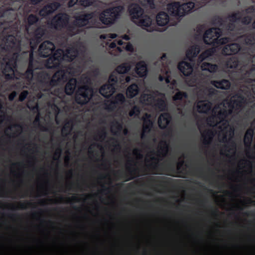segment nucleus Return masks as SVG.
Masks as SVG:
<instances>
[{"label":"nucleus","instance_id":"57","mask_svg":"<svg viewBox=\"0 0 255 255\" xmlns=\"http://www.w3.org/2000/svg\"><path fill=\"white\" fill-rule=\"evenodd\" d=\"M123 48L129 52H133V46L129 42L127 43L125 46H123Z\"/></svg>","mask_w":255,"mask_h":255},{"label":"nucleus","instance_id":"64","mask_svg":"<svg viewBox=\"0 0 255 255\" xmlns=\"http://www.w3.org/2000/svg\"><path fill=\"white\" fill-rule=\"evenodd\" d=\"M208 56V52H205L201 54L200 55V56H199V59L202 61L205 59L206 57H207Z\"/></svg>","mask_w":255,"mask_h":255},{"label":"nucleus","instance_id":"48","mask_svg":"<svg viewBox=\"0 0 255 255\" xmlns=\"http://www.w3.org/2000/svg\"><path fill=\"white\" fill-rule=\"evenodd\" d=\"M118 82V77L115 72L110 74L109 76L108 82L107 83H111L116 85Z\"/></svg>","mask_w":255,"mask_h":255},{"label":"nucleus","instance_id":"21","mask_svg":"<svg viewBox=\"0 0 255 255\" xmlns=\"http://www.w3.org/2000/svg\"><path fill=\"white\" fill-rule=\"evenodd\" d=\"M178 69L185 76H188L192 73V65L189 62L182 61L178 64Z\"/></svg>","mask_w":255,"mask_h":255},{"label":"nucleus","instance_id":"24","mask_svg":"<svg viewBox=\"0 0 255 255\" xmlns=\"http://www.w3.org/2000/svg\"><path fill=\"white\" fill-rule=\"evenodd\" d=\"M96 1V0H69L68 2V6L72 7L75 5L78 4L84 7L92 6Z\"/></svg>","mask_w":255,"mask_h":255},{"label":"nucleus","instance_id":"52","mask_svg":"<svg viewBox=\"0 0 255 255\" xmlns=\"http://www.w3.org/2000/svg\"><path fill=\"white\" fill-rule=\"evenodd\" d=\"M237 21L241 22L242 24L244 25H248L252 21V17L250 15H245L241 17V20Z\"/></svg>","mask_w":255,"mask_h":255},{"label":"nucleus","instance_id":"20","mask_svg":"<svg viewBox=\"0 0 255 255\" xmlns=\"http://www.w3.org/2000/svg\"><path fill=\"white\" fill-rule=\"evenodd\" d=\"M64 87V93L68 96H71L75 92L77 88V81L76 78H71L68 79Z\"/></svg>","mask_w":255,"mask_h":255},{"label":"nucleus","instance_id":"17","mask_svg":"<svg viewBox=\"0 0 255 255\" xmlns=\"http://www.w3.org/2000/svg\"><path fill=\"white\" fill-rule=\"evenodd\" d=\"M116 85L111 83H106L100 87L99 90L100 94L104 98H110L116 91Z\"/></svg>","mask_w":255,"mask_h":255},{"label":"nucleus","instance_id":"53","mask_svg":"<svg viewBox=\"0 0 255 255\" xmlns=\"http://www.w3.org/2000/svg\"><path fill=\"white\" fill-rule=\"evenodd\" d=\"M126 1H129L131 0H123ZM144 5L148 6V7L153 9L155 7L154 0H144Z\"/></svg>","mask_w":255,"mask_h":255},{"label":"nucleus","instance_id":"59","mask_svg":"<svg viewBox=\"0 0 255 255\" xmlns=\"http://www.w3.org/2000/svg\"><path fill=\"white\" fill-rule=\"evenodd\" d=\"M34 64L33 63L32 53H31L30 58H29V64H28V68H27L26 70H34Z\"/></svg>","mask_w":255,"mask_h":255},{"label":"nucleus","instance_id":"18","mask_svg":"<svg viewBox=\"0 0 255 255\" xmlns=\"http://www.w3.org/2000/svg\"><path fill=\"white\" fill-rule=\"evenodd\" d=\"M126 169L128 171V175H129V178L126 180V181H130L133 179L135 176H139V169L135 166V164L133 162V160L130 159L128 160L126 163Z\"/></svg>","mask_w":255,"mask_h":255},{"label":"nucleus","instance_id":"60","mask_svg":"<svg viewBox=\"0 0 255 255\" xmlns=\"http://www.w3.org/2000/svg\"><path fill=\"white\" fill-rule=\"evenodd\" d=\"M255 12V5H251L245 9V12L247 14H252Z\"/></svg>","mask_w":255,"mask_h":255},{"label":"nucleus","instance_id":"35","mask_svg":"<svg viewBox=\"0 0 255 255\" xmlns=\"http://www.w3.org/2000/svg\"><path fill=\"white\" fill-rule=\"evenodd\" d=\"M130 70V66L128 63H125L119 65L116 68L115 73L116 74H124L128 73Z\"/></svg>","mask_w":255,"mask_h":255},{"label":"nucleus","instance_id":"62","mask_svg":"<svg viewBox=\"0 0 255 255\" xmlns=\"http://www.w3.org/2000/svg\"><path fill=\"white\" fill-rule=\"evenodd\" d=\"M114 126H115L116 128H117L118 131L119 132H121L123 129V125L121 124V123H120L118 121H115V123H114Z\"/></svg>","mask_w":255,"mask_h":255},{"label":"nucleus","instance_id":"56","mask_svg":"<svg viewBox=\"0 0 255 255\" xmlns=\"http://www.w3.org/2000/svg\"><path fill=\"white\" fill-rule=\"evenodd\" d=\"M28 95V92L26 90L22 91L21 93L19 94V96H18V100L20 102H22L24 101L26 98H27V96Z\"/></svg>","mask_w":255,"mask_h":255},{"label":"nucleus","instance_id":"33","mask_svg":"<svg viewBox=\"0 0 255 255\" xmlns=\"http://www.w3.org/2000/svg\"><path fill=\"white\" fill-rule=\"evenodd\" d=\"M201 69L203 71H209L210 73H214L218 69V66L216 64L204 62L201 64Z\"/></svg>","mask_w":255,"mask_h":255},{"label":"nucleus","instance_id":"15","mask_svg":"<svg viewBox=\"0 0 255 255\" xmlns=\"http://www.w3.org/2000/svg\"><path fill=\"white\" fill-rule=\"evenodd\" d=\"M93 17L92 13H77L74 16L75 20L70 24H72L76 26H86L88 25L89 20Z\"/></svg>","mask_w":255,"mask_h":255},{"label":"nucleus","instance_id":"27","mask_svg":"<svg viewBox=\"0 0 255 255\" xmlns=\"http://www.w3.org/2000/svg\"><path fill=\"white\" fill-rule=\"evenodd\" d=\"M254 134V131H253V129L252 128L247 129V131H246V133H245L244 144L245 146L248 148V149H250L251 144H252V142H253Z\"/></svg>","mask_w":255,"mask_h":255},{"label":"nucleus","instance_id":"31","mask_svg":"<svg viewBox=\"0 0 255 255\" xmlns=\"http://www.w3.org/2000/svg\"><path fill=\"white\" fill-rule=\"evenodd\" d=\"M152 125L153 123H152L151 120H144V123H143V128H142V132L141 134H140V138H141V139H144V138H146V133H148L150 132Z\"/></svg>","mask_w":255,"mask_h":255},{"label":"nucleus","instance_id":"26","mask_svg":"<svg viewBox=\"0 0 255 255\" xmlns=\"http://www.w3.org/2000/svg\"><path fill=\"white\" fill-rule=\"evenodd\" d=\"M168 14L164 11H160L156 15V23L159 26H164L168 23Z\"/></svg>","mask_w":255,"mask_h":255},{"label":"nucleus","instance_id":"7","mask_svg":"<svg viewBox=\"0 0 255 255\" xmlns=\"http://www.w3.org/2000/svg\"><path fill=\"white\" fill-rule=\"evenodd\" d=\"M124 10L123 3L113 7L106 8L100 13L99 18L102 23L106 25H111L120 18Z\"/></svg>","mask_w":255,"mask_h":255},{"label":"nucleus","instance_id":"11","mask_svg":"<svg viewBox=\"0 0 255 255\" xmlns=\"http://www.w3.org/2000/svg\"><path fill=\"white\" fill-rule=\"evenodd\" d=\"M240 41L243 44L249 47L244 49L245 53L248 54L250 59L255 52V32H253L244 34L240 37Z\"/></svg>","mask_w":255,"mask_h":255},{"label":"nucleus","instance_id":"63","mask_svg":"<svg viewBox=\"0 0 255 255\" xmlns=\"http://www.w3.org/2000/svg\"><path fill=\"white\" fill-rule=\"evenodd\" d=\"M16 96H17V93H16L15 91H12L11 94L8 95V99H9L10 101H12L15 98Z\"/></svg>","mask_w":255,"mask_h":255},{"label":"nucleus","instance_id":"55","mask_svg":"<svg viewBox=\"0 0 255 255\" xmlns=\"http://www.w3.org/2000/svg\"><path fill=\"white\" fill-rule=\"evenodd\" d=\"M61 148L60 147H58L56 149L55 152H54V156H53V159L54 161H59V157L61 154Z\"/></svg>","mask_w":255,"mask_h":255},{"label":"nucleus","instance_id":"9","mask_svg":"<svg viewBox=\"0 0 255 255\" xmlns=\"http://www.w3.org/2000/svg\"><path fill=\"white\" fill-rule=\"evenodd\" d=\"M195 4L192 1L182 4L179 2H174L168 4L167 9L168 14L172 16L182 17L191 12Z\"/></svg>","mask_w":255,"mask_h":255},{"label":"nucleus","instance_id":"54","mask_svg":"<svg viewBox=\"0 0 255 255\" xmlns=\"http://www.w3.org/2000/svg\"><path fill=\"white\" fill-rule=\"evenodd\" d=\"M133 155L136 157V158L138 159H141L142 158V154L141 153V150L138 148H135L133 149Z\"/></svg>","mask_w":255,"mask_h":255},{"label":"nucleus","instance_id":"2","mask_svg":"<svg viewBox=\"0 0 255 255\" xmlns=\"http://www.w3.org/2000/svg\"><path fill=\"white\" fill-rule=\"evenodd\" d=\"M169 145L168 143L166 140H161L158 144V149L157 151L151 150V163L145 165L146 169L153 175H162L164 174V169L162 167L164 163H160L168 153Z\"/></svg>","mask_w":255,"mask_h":255},{"label":"nucleus","instance_id":"29","mask_svg":"<svg viewBox=\"0 0 255 255\" xmlns=\"http://www.w3.org/2000/svg\"><path fill=\"white\" fill-rule=\"evenodd\" d=\"M84 27V26H76L70 23L66 25L64 28H66V29H67V32H68V35L72 36L80 33V32H81L80 28H82Z\"/></svg>","mask_w":255,"mask_h":255},{"label":"nucleus","instance_id":"46","mask_svg":"<svg viewBox=\"0 0 255 255\" xmlns=\"http://www.w3.org/2000/svg\"><path fill=\"white\" fill-rule=\"evenodd\" d=\"M204 137V141H203V144L205 145H208L210 144L212 140V133L211 131L208 130L206 132L205 135L203 134Z\"/></svg>","mask_w":255,"mask_h":255},{"label":"nucleus","instance_id":"16","mask_svg":"<svg viewBox=\"0 0 255 255\" xmlns=\"http://www.w3.org/2000/svg\"><path fill=\"white\" fill-rule=\"evenodd\" d=\"M240 80L242 82L247 84V86L252 85L255 82V67H253L242 74Z\"/></svg>","mask_w":255,"mask_h":255},{"label":"nucleus","instance_id":"50","mask_svg":"<svg viewBox=\"0 0 255 255\" xmlns=\"http://www.w3.org/2000/svg\"><path fill=\"white\" fill-rule=\"evenodd\" d=\"M51 88H52V87ZM51 88H50V90L48 91H45L43 89H42V88H41V90L48 93H50V94L55 97H59V95L61 93V90L59 88H56L54 90H52Z\"/></svg>","mask_w":255,"mask_h":255},{"label":"nucleus","instance_id":"13","mask_svg":"<svg viewBox=\"0 0 255 255\" xmlns=\"http://www.w3.org/2000/svg\"><path fill=\"white\" fill-rule=\"evenodd\" d=\"M69 24V17L66 13H59L50 21L52 27L57 30L62 29Z\"/></svg>","mask_w":255,"mask_h":255},{"label":"nucleus","instance_id":"3","mask_svg":"<svg viewBox=\"0 0 255 255\" xmlns=\"http://www.w3.org/2000/svg\"><path fill=\"white\" fill-rule=\"evenodd\" d=\"M68 71L60 70L52 76L46 71H39L36 74V80L39 86L44 91H48L51 88L55 87L67 80Z\"/></svg>","mask_w":255,"mask_h":255},{"label":"nucleus","instance_id":"25","mask_svg":"<svg viewBox=\"0 0 255 255\" xmlns=\"http://www.w3.org/2000/svg\"><path fill=\"white\" fill-rule=\"evenodd\" d=\"M211 85L216 88L222 90H228L231 87V83L227 79L213 80L211 81Z\"/></svg>","mask_w":255,"mask_h":255},{"label":"nucleus","instance_id":"4","mask_svg":"<svg viewBox=\"0 0 255 255\" xmlns=\"http://www.w3.org/2000/svg\"><path fill=\"white\" fill-rule=\"evenodd\" d=\"M128 12L131 17L132 20L136 22L137 25L147 31H151L152 19L150 16L144 14L142 8L137 4H130L128 6Z\"/></svg>","mask_w":255,"mask_h":255},{"label":"nucleus","instance_id":"45","mask_svg":"<svg viewBox=\"0 0 255 255\" xmlns=\"http://www.w3.org/2000/svg\"><path fill=\"white\" fill-rule=\"evenodd\" d=\"M140 113V109L137 106H134L132 107L131 109L129 110L128 115L129 117H132L133 116H138Z\"/></svg>","mask_w":255,"mask_h":255},{"label":"nucleus","instance_id":"22","mask_svg":"<svg viewBox=\"0 0 255 255\" xmlns=\"http://www.w3.org/2000/svg\"><path fill=\"white\" fill-rule=\"evenodd\" d=\"M225 66L227 68L238 70L241 68L242 64L238 58L235 56H231L225 61Z\"/></svg>","mask_w":255,"mask_h":255},{"label":"nucleus","instance_id":"41","mask_svg":"<svg viewBox=\"0 0 255 255\" xmlns=\"http://www.w3.org/2000/svg\"><path fill=\"white\" fill-rule=\"evenodd\" d=\"M241 17H242V13L240 11H238L229 15V21L235 23L237 21L240 20Z\"/></svg>","mask_w":255,"mask_h":255},{"label":"nucleus","instance_id":"12","mask_svg":"<svg viewBox=\"0 0 255 255\" xmlns=\"http://www.w3.org/2000/svg\"><path fill=\"white\" fill-rule=\"evenodd\" d=\"M26 32L31 37L30 42H29L30 45H33L34 46L36 47L42 41V39L46 33V29L43 26H39L34 29L33 31H30L29 28V31L26 30Z\"/></svg>","mask_w":255,"mask_h":255},{"label":"nucleus","instance_id":"19","mask_svg":"<svg viewBox=\"0 0 255 255\" xmlns=\"http://www.w3.org/2000/svg\"><path fill=\"white\" fill-rule=\"evenodd\" d=\"M59 4L57 2L50 3L41 8L39 11V16L43 17H47L57 9Z\"/></svg>","mask_w":255,"mask_h":255},{"label":"nucleus","instance_id":"6","mask_svg":"<svg viewBox=\"0 0 255 255\" xmlns=\"http://www.w3.org/2000/svg\"><path fill=\"white\" fill-rule=\"evenodd\" d=\"M223 30L218 27H212L206 30L204 34V42L209 45H222L229 42L230 38L221 37Z\"/></svg>","mask_w":255,"mask_h":255},{"label":"nucleus","instance_id":"1","mask_svg":"<svg viewBox=\"0 0 255 255\" xmlns=\"http://www.w3.org/2000/svg\"><path fill=\"white\" fill-rule=\"evenodd\" d=\"M79 54V50L76 46L68 47L65 50L57 49L55 53L47 59L45 66L50 69L59 68L62 62H71Z\"/></svg>","mask_w":255,"mask_h":255},{"label":"nucleus","instance_id":"28","mask_svg":"<svg viewBox=\"0 0 255 255\" xmlns=\"http://www.w3.org/2000/svg\"><path fill=\"white\" fill-rule=\"evenodd\" d=\"M170 118L171 117L168 113H163L160 115L158 120V126L160 128H165L168 125Z\"/></svg>","mask_w":255,"mask_h":255},{"label":"nucleus","instance_id":"36","mask_svg":"<svg viewBox=\"0 0 255 255\" xmlns=\"http://www.w3.org/2000/svg\"><path fill=\"white\" fill-rule=\"evenodd\" d=\"M125 102V96L122 93H119L112 98L111 105H121Z\"/></svg>","mask_w":255,"mask_h":255},{"label":"nucleus","instance_id":"42","mask_svg":"<svg viewBox=\"0 0 255 255\" xmlns=\"http://www.w3.org/2000/svg\"><path fill=\"white\" fill-rule=\"evenodd\" d=\"M155 107L158 108L161 112L165 111L166 110V102L165 101L162 99H158L155 103Z\"/></svg>","mask_w":255,"mask_h":255},{"label":"nucleus","instance_id":"5","mask_svg":"<svg viewBox=\"0 0 255 255\" xmlns=\"http://www.w3.org/2000/svg\"><path fill=\"white\" fill-rule=\"evenodd\" d=\"M79 83L82 85L78 87L75 93V100L77 104L83 106L89 102L92 95V89L90 87L91 78L87 75H82Z\"/></svg>","mask_w":255,"mask_h":255},{"label":"nucleus","instance_id":"34","mask_svg":"<svg viewBox=\"0 0 255 255\" xmlns=\"http://www.w3.org/2000/svg\"><path fill=\"white\" fill-rule=\"evenodd\" d=\"M38 21V17L37 15L33 14H29V16L27 17V25L26 26H25V30L28 31V29H29L32 25L36 24Z\"/></svg>","mask_w":255,"mask_h":255},{"label":"nucleus","instance_id":"23","mask_svg":"<svg viewBox=\"0 0 255 255\" xmlns=\"http://www.w3.org/2000/svg\"><path fill=\"white\" fill-rule=\"evenodd\" d=\"M135 73L138 75L139 77H145L147 74V69H146V64L144 61H140L136 63L135 66Z\"/></svg>","mask_w":255,"mask_h":255},{"label":"nucleus","instance_id":"10","mask_svg":"<svg viewBox=\"0 0 255 255\" xmlns=\"http://www.w3.org/2000/svg\"><path fill=\"white\" fill-rule=\"evenodd\" d=\"M247 48L245 47L243 48L239 44L236 43L228 44L222 49V54L225 55H235L238 52H240L247 57V62H253L255 60V53L253 54L252 59L249 58L247 53H245L244 50Z\"/></svg>","mask_w":255,"mask_h":255},{"label":"nucleus","instance_id":"39","mask_svg":"<svg viewBox=\"0 0 255 255\" xmlns=\"http://www.w3.org/2000/svg\"><path fill=\"white\" fill-rule=\"evenodd\" d=\"M224 20L222 17L219 15H215L211 18V23L212 25L216 27H220L224 24Z\"/></svg>","mask_w":255,"mask_h":255},{"label":"nucleus","instance_id":"8","mask_svg":"<svg viewBox=\"0 0 255 255\" xmlns=\"http://www.w3.org/2000/svg\"><path fill=\"white\" fill-rule=\"evenodd\" d=\"M2 73L6 80H12L15 78L14 71L17 67V61L14 54H7L3 58L1 64Z\"/></svg>","mask_w":255,"mask_h":255},{"label":"nucleus","instance_id":"49","mask_svg":"<svg viewBox=\"0 0 255 255\" xmlns=\"http://www.w3.org/2000/svg\"><path fill=\"white\" fill-rule=\"evenodd\" d=\"M72 127L70 125V123L68 122L64 124V127L62 128V130H61V132H62L63 134L67 135L68 133L71 131Z\"/></svg>","mask_w":255,"mask_h":255},{"label":"nucleus","instance_id":"61","mask_svg":"<svg viewBox=\"0 0 255 255\" xmlns=\"http://www.w3.org/2000/svg\"><path fill=\"white\" fill-rule=\"evenodd\" d=\"M31 205V203L29 202H23V203L19 202V203H18V209L23 210V209H25L27 207V206H30Z\"/></svg>","mask_w":255,"mask_h":255},{"label":"nucleus","instance_id":"32","mask_svg":"<svg viewBox=\"0 0 255 255\" xmlns=\"http://www.w3.org/2000/svg\"><path fill=\"white\" fill-rule=\"evenodd\" d=\"M139 93V87L136 84H132L128 87L126 91L127 97L128 98H132Z\"/></svg>","mask_w":255,"mask_h":255},{"label":"nucleus","instance_id":"30","mask_svg":"<svg viewBox=\"0 0 255 255\" xmlns=\"http://www.w3.org/2000/svg\"><path fill=\"white\" fill-rule=\"evenodd\" d=\"M199 53V47L197 45H194L190 46L188 50L186 51V58H188L189 60L191 61L192 59L197 56Z\"/></svg>","mask_w":255,"mask_h":255},{"label":"nucleus","instance_id":"40","mask_svg":"<svg viewBox=\"0 0 255 255\" xmlns=\"http://www.w3.org/2000/svg\"><path fill=\"white\" fill-rule=\"evenodd\" d=\"M187 98H188V94L186 92L180 91L175 93V95L172 96V100L174 102L181 101L183 99H186Z\"/></svg>","mask_w":255,"mask_h":255},{"label":"nucleus","instance_id":"14","mask_svg":"<svg viewBox=\"0 0 255 255\" xmlns=\"http://www.w3.org/2000/svg\"><path fill=\"white\" fill-rule=\"evenodd\" d=\"M55 45L53 43L50 41H44L41 43L38 49L39 54L42 57H49L54 54L55 51Z\"/></svg>","mask_w":255,"mask_h":255},{"label":"nucleus","instance_id":"58","mask_svg":"<svg viewBox=\"0 0 255 255\" xmlns=\"http://www.w3.org/2000/svg\"><path fill=\"white\" fill-rule=\"evenodd\" d=\"M107 135V133H106V131H105V129H102L101 131L98 132L97 133V136H99V138H100V139L101 140L105 139V137H106Z\"/></svg>","mask_w":255,"mask_h":255},{"label":"nucleus","instance_id":"44","mask_svg":"<svg viewBox=\"0 0 255 255\" xmlns=\"http://www.w3.org/2000/svg\"><path fill=\"white\" fill-rule=\"evenodd\" d=\"M193 175L198 177H201L204 179H206V175H205L204 171H203V168H202L194 169L193 171Z\"/></svg>","mask_w":255,"mask_h":255},{"label":"nucleus","instance_id":"37","mask_svg":"<svg viewBox=\"0 0 255 255\" xmlns=\"http://www.w3.org/2000/svg\"><path fill=\"white\" fill-rule=\"evenodd\" d=\"M232 114V110L227 109H223L220 111H218V114H217V117L221 121H224L230 115Z\"/></svg>","mask_w":255,"mask_h":255},{"label":"nucleus","instance_id":"51","mask_svg":"<svg viewBox=\"0 0 255 255\" xmlns=\"http://www.w3.org/2000/svg\"><path fill=\"white\" fill-rule=\"evenodd\" d=\"M34 70H26L23 73V78L27 81L30 82L33 77V71Z\"/></svg>","mask_w":255,"mask_h":255},{"label":"nucleus","instance_id":"43","mask_svg":"<svg viewBox=\"0 0 255 255\" xmlns=\"http://www.w3.org/2000/svg\"><path fill=\"white\" fill-rule=\"evenodd\" d=\"M197 109L200 113H206L210 110V105L208 103H202L197 105Z\"/></svg>","mask_w":255,"mask_h":255},{"label":"nucleus","instance_id":"38","mask_svg":"<svg viewBox=\"0 0 255 255\" xmlns=\"http://www.w3.org/2000/svg\"><path fill=\"white\" fill-rule=\"evenodd\" d=\"M6 41H7V49H13L15 47L18 46V43L17 42L15 37L13 35H9L7 36Z\"/></svg>","mask_w":255,"mask_h":255},{"label":"nucleus","instance_id":"47","mask_svg":"<svg viewBox=\"0 0 255 255\" xmlns=\"http://www.w3.org/2000/svg\"><path fill=\"white\" fill-rule=\"evenodd\" d=\"M242 106V102L241 100H235L230 102L229 104V109L233 110L235 107L236 108H241Z\"/></svg>","mask_w":255,"mask_h":255}]
</instances>
